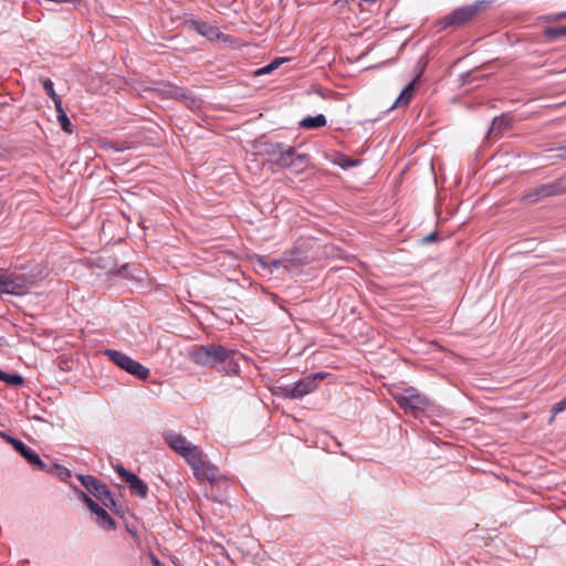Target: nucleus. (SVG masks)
<instances>
[{
    "instance_id": "cd10ccee",
    "label": "nucleus",
    "mask_w": 566,
    "mask_h": 566,
    "mask_svg": "<svg viewBox=\"0 0 566 566\" xmlns=\"http://www.w3.org/2000/svg\"><path fill=\"white\" fill-rule=\"evenodd\" d=\"M179 96L187 101V105L189 108L195 109L199 107V102L195 97L190 96L188 93L182 92L180 93Z\"/></svg>"
},
{
    "instance_id": "0eeeda50",
    "label": "nucleus",
    "mask_w": 566,
    "mask_h": 566,
    "mask_svg": "<svg viewBox=\"0 0 566 566\" xmlns=\"http://www.w3.org/2000/svg\"><path fill=\"white\" fill-rule=\"evenodd\" d=\"M78 480L81 484L86 489V491L91 495L96 497L98 501H101V503L105 507H108L109 510L117 512L116 501L105 483L101 482L95 476L88 474H80Z\"/></svg>"
},
{
    "instance_id": "9d476101",
    "label": "nucleus",
    "mask_w": 566,
    "mask_h": 566,
    "mask_svg": "<svg viewBox=\"0 0 566 566\" xmlns=\"http://www.w3.org/2000/svg\"><path fill=\"white\" fill-rule=\"evenodd\" d=\"M188 464L191 467L193 474L198 480H208L211 483H214L223 479L218 467L207 460L202 450L198 455H196L195 460H191Z\"/></svg>"
},
{
    "instance_id": "dca6fc26",
    "label": "nucleus",
    "mask_w": 566,
    "mask_h": 566,
    "mask_svg": "<svg viewBox=\"0 0 566 566\" xmlns=\"http://www.w3.org/2000/svg\"><path fill=\"white\" fill-rule=\"evenodd\" d=\"M418 77H416L413 81H411L400 93V95L397 97L394 107H402L407 106L413 95L415 92V85Z\"/></svg>"
},
{
    "instance_id": "7ed1b4c3",
    "label": "nucleus",
    "mask_w": 566,
    "mask_h": 566,
    "mask_svg": "<svg viewBox=\"0 0 566 566\" xmlns=\"http://www.w3.org/2000/svg\"><path fill=\"white\" fill-rule=\"evenodd\" d=\"M265 154L270 161L280 168H297L302 169L307 165L308 156L301 154L295 148L283 143H268L264 147Z\"/></svg>"
},
{
    "instance_id": "a878e982",
    "label": "nucleus",
    "mask_w": 566,
    "mask_h": 566,
    "mask_svg": "<svg viewBox=\"0 0 566 566\" xmlns=\"http://www.w3.org/2000/svg\"><path fill=\"white\" fill-rule=\"evenodd\" d=\"M285 61V59H282V57H277L275 60H273L272 62H270L268 65H265L264 67L258 70L255 72L256 75H263V74H269L271 73L272 71L276 70L283 62Z\"/></svg>"
},
{
    "instance_id": "412c9836",
    "label": "nucleus",
    "mask_w": 566,
    "mask_h": 566,
    "mask_svg": "<svg viewBox=\"0 0 566 566\" xmlns=\"http://www.w3.org/2000/svg\"><path fill=\"white\" fill-rule=\"evenodd\" d=\"M75 493L77 497L87 506V509L94 514L101 505L97 504L90 495H87L84 491L75 489Z\"/></svg>"
},
{
    "instance_id": "2f4dec72",
    "label": "nucleus",
    "mask_w": 566,
    "mask_h": 566,
    "mask_svg": "<svg viewBox=\"0 0 566 566\" xmlns=\"http://www.w3.org/2000/svg\"><path fill=\"white\" fill-rule=\"evenodd\" d=\"M149 558L153 566H166L164 563L159 560V558L154 553L149 554Z\"/></svg>"
},
{
    "instance_id": "f8f14e48",
    "label": "nucleus",
    "mask_w": 566,
    "mask_h": 566,
    "mask_svg": "<svg viewBox=\"0 0 566 566\" xmlns=\"http://www.w3.org/2000/svg\"><path fill=\"white\" fill-rule=\"evenodd\" d=\"M2 437L14 448L15 451H18L30 464L35 467L38 470L51 471L49 464L44 463L39 454L33 449L24 444L21 440H18L8 434H2Z\"/></svg>"
},
{
    "instance_id": "c756f323",
    "label": "nucleus",
    "mask_w": 566,
    "mask_h": 566,
    "mask_svg": "<svg viewBox=\"0 0 566 566\" xmlns=\"http://www.w3.org/2000/svg\"><path fill=\"white\" fill-rule=\"evenodd\" d=\"M271 265L274 268V269H280V268H289V264L287 262H285V258L284 255L279 259V260H273L271 262Z\"/></svg>"
},
{
    "instance_id": "6e6552de",
    "label": "nucleus",
    "mask_w": 566,
    "mask_h": 566,
    "mask_svg": "<svg viewBox=\"0 0 566 566\" xmlns=\"http://www.w3.org/2000/svg\"><path fill=\"white\" fill-rule=\"evenodd\" d=\"M165 442L181 458L189 463L191 460H195L196 455L199 454L201 449L188 441L181 433L176 432L174 430H168L164 432Z\"/></svg>"
},
{
    "instance_id": "e433bc0d",
    "label": "nucleus",
    "mask_w": 566,
    "mask_h": 566,
    "mask_svg": "<svg viewBox=\"0 0 566 566\" xmlns=\"http://www.w3.org/2000/svg\"><path fill=\"white\" fill-rule=\"evenodd\" d=\"M562 150L566 151V145L564 147L560 148Z\"/></svg>"
},
{
    "instance_id": "393cba45",
    "label": "nucleus",
    "mask_w": 566,
    "mask_h": 566,
    "mask_svg": "<svg viewBox=\"0 0 566 566\" xmlns=\"http://www.w3.org/2000/svg\"><path fill=\"white\" fill-rule=\"evenodd\" d=\"M544 34L549 39H556L566 35V25L546 28Z\"/></svg>"
},
{
    "instance_id": "f3484780",
    "label": "nucleus",
    "mask_w": 566,
    "mask_h": 566,
    "mask_svg": "<svg viewBox=\"0 0 566 566\" xmlns=\"http://www.w3.org/2000/svg\"><path fill=\"white\" fill-rule=\"evenodd\" d=\"M55 107V111H56V118H57V122L61 126V128L67 133V134H72L73 133V125L69 118V116L66 115L63 106H62V103H56V106Z\"/></svg>"
},
{
    "instance_id": "2eb2a0df",
    "label": "nucleus",
    "mask_w": 566,
    "mask_h": 566,
    "mask_svg": "<svg viewBox=\"0 0 566 566\" xmlns=\"http://www.w3.org/2000/svg\"><path fill=\"white\" fill-rule=\"evenodd\" d=\"M95 521L102 528L106 531L115 530L116 523L114 518L102 506L94 513Z\"/></svg>"
},
{
    "instance_id": "aec40b11",
    "label": "nucleus",
    "mask_w": 566,
    "mask_h": 566,
    "mask_svg": "<svg viewBox=\"0 0 566 566\" xmlns=\"http://www.w3.org/2000/svg\"><path fill=\"white\" fill-rule=\"evenodd\" d=\"M102 147L105 150H112L115 153L124 151L130 148L128 142L106 140L103 142Z\"/></svg>"
},
{
    "instance_id": "9b49d317",
    "label": "nucleus",
    "mask_w": 566,
    "mask_h": 566,
    "mask_svg": "<svg viewBox=\"0 0 566 566\" xmlns=\"http://www.w3.org/2000/svg\"><path fill=\"white\" fill-rule=\"evenodd\" d=\"M566 191L562 180H555L552 182L543 184L538 187L531 189L523 197V200L527 203H535L539 199L558 196Z\"/></svg>"
},
{
    "instance_id": "f03ea898",
    "label": "nucleus",
    "mask_w": 566,
    "mask_h": 566,
    "mask_svg": "<svg viewBox=\"0 0 566 566\" xmlns=\"http://www.w3.org/2000/svg\"><path fill=\"white\" fill-rule=\"evenodd\" d=\"M489 4L490 2L486 0H478L471 4L455 8L437 22L438 31L454 30L474 21L488 9Z\"/></svg>"
},
{
    "instance_id": "b1692460",
    "label": "nucleus",
    "mask_w": 566,
    "mask_h": 566,
    "mask_svg": "<svg viewBox=\"0 0 566 566\" xmlns=\"http://www.w3.org/2000/svg\"><path fill=\"white\" fill-rule=\"evenodd\" d=\"M43 90L45 93L50 96V98L53 101L54 106H56V103H62L61 97L55 93L53 82L50 78L42 80Z\"/></svg>"
},
{
    "instance_id": "5701e85b",
    "label": "nucleus",
    "mask_w": 566,
    "mask_h": 566,
    "mask_svg": "<svg viewBox=\"0 0 566 566\" xmlns=\"http://www.w3.org/2000/svg\"><path fill=\"white\" fill-rule=\"evenodd\" d=\"M49 468L51 469V471H46V472L55 473L57 475V478L63 482H66L67 479L71 478V471L63 465L54 463L52 465H49Z\"/></svg>"
},
{
    "instance_id": "f704fd0d",
    "label": "nucleus",
    "mask_w": 566,
    "mask_h": 566,
    "mask_svg": "<svg viewBox=\"0 0 566 566\" xmlns=\"http://www.w3.org/2000/svg\"><path fill=\"white\" fill-rule=\"evenodd\" d=\"M356 164H357V161L352 160V161H348L347 166H355Z\"/></svg>"
},
{
    "instance_id": "6ab92c4d",
    "label": "nucleus",
    "mask_w": 566,
    "mask_h": 566,
    "mask_svg": "<svg viewBox=\"0 0 566 566\" xmlns=\"http://www.w3.org/2000/svg\"><path fill=\"white\" fill-rule=\"evenodd\" d=\"M285 262H287L289 266H298L304 263L305 256H303V253L300 251V249L294 248L284 254Z\"/></svg>"
},
{
    "instance_id": "4468645a",
    "label": "nucleus",
    "mask_w": 566,
    "mask_h": 566,
    "mask_svg": "<svg viewBox=\"0 0 566 566\" xmlns=\"http://www.w3.org/2000/svg\"><path fill=\"white\" fill-rule=\"evenodd\" d=\"M186 23L190 29L208 40H219L224 36L217 27L210 25L200 19H189Z\"/></svg>"
},
{
    "instance_id": "ddd939ff",
    "label": "nucleus",
    "mask_w": 566,
    "mask_h": 566,
    "mask_svg": "<svg viewBox=\"0 0 566 566\" xmlns=\"http://www.w3.org/2000/svg\"><path fill=\"white\" fill-rule=\"evenodd\" d=\"M118 475L123 479L125 483L128 484L132 493L138 495L142 499H145L148 494L147 484L139 479L135 473L126 470L123 465L118 464L115 468Z\"/></svg>"
},
{
    "instance_id": "a211bd4d",
    "label": "nucleus",
    "mask_w": 566,
    "mask_h": 566,
    "mask_svg": "<svg viewBox=\"0 0 566 566\" xmlns=\"http://www.w3.org/2000/svg\"><path fill=\"white\" fill-rule=\"evenodd\" d=\"M326 117L323 114L316 116H308L300 122L301 127L305 129L321 128L326 125Z\"/></svg>"
},
{
    "instance_id": "39448f33",
    "label": "nucleus",
    "mask_w": 566,
    "mask_h": 566,
    "mask_svg": "<svg viewBox=\"0 0 566 566\" xmlns=\"http://www.w3.org/2000/svg\"><path fill=\"white\" fill-rule=\"evenodd\" d=\"M43 269H36L33 273H12L7 274L6 280V294L24 295L27 294L39 280L44 277Z\"/></svg>"
},
{
    "instance_id": "c85d7f7f",
    "label": "nucleus",
    "mask_w": 566,
    "mask_h": 566,
    "mask_svg": "<svg viewBox=\"0 0 566 566\" xmlns=\"http://www.w3.org/2000/svg\"><path fill=\"white\" fill-rule=\"evenodd\" d=\"M565 409H566V397L553 406L552 413H553V416H556L557 413L564 411Z\"/></svg>"
},
{
    "instance_id": "72a5a7b5",
    "label": "nucleus",
    "mask_w": 566,
    "mask_h": 566,
    "mask_svg": "<svg viewBox=\"0 0 566 566\" xmlns=\"http://www.w3.org/2000/svg\"><path fill=\"white\" fill-rule=\"evenodd\" d=\"M566 17V12H562V13H558L557 14V18L560 19V18H565Z\"/></svg>"
},
{
    "instance_id": "423d86ee",
    "label": "nucleus",
    "mask_w": 566,
    "mask_h": 566,
    "mask_svg": "<svg viewBox=\"0 0 566 566\" xmlns=\"http://www.w3.org/2000/svg\"><path fill=\"white\" fill-rule=\"evenodd\" d=\"M326 377V373L308 375L296 381L294 385L281 387V395L285 399H301L317 388V380H324Z\"/></svg>"
},
{
    "instance_id": "1a4fd4ad",
    "label": "nucleus",
    "mask_w": 566,
    "mask_h": 566,
    "mask_svg": "<svg viewBox=\"0 0 566 566\" xmlns=\"http://www.w3.org/2000/svg\"><path fill=\"white\" fill-rule=\"evenodd\" d=\"M104 355L116 366L139 379L145 380L149 376V369L147 367L119 350L105 349Z\"/></svg>"
},
{
    "instance_id": "bb28decb",
    "label": "nucleus",
    "mask_w": 566,
    "mask_h": 566,
    "mask_svg": "<svg viewBox=\"0 0 566 566\" xmlns=\"http://www.w3.org/2000/svg\"><path fill=\"white\" fill-rule=\"evenodd\" d=\"M506 120L504 118V116H499V117H495L493 120H492V125L490 127V132H494V130H501L503 128L504 125H506Z\"/></svg>"
},
{
    "instance_id": "4be33fe9",
    "label": "nucleus",
    "mask_w": 566,
    "mask_h": 566,
    "mask_svg": "<svg viewBox=\"0 0 566 566\" xmlns=\"http://www.w3.org/2000/svg\"><path fill=\"white\" fill-rule=\"evenodd\" d=\"M0 380L12 385V386H20L23 384V378L18 374H9L0 369Z\"/></svg>"
},
{
    "instance_id": "f257e3e1",
    "label": "nucleus",
    "mask_w": 566,
    "mask_h": 566,
    "mask_svg": "<svg viewBox=\"0 0 566 566\" xmlns=\"http://www.w3.org/2000/svg\"><path fill=\"white\" fill-rule=\"evenodd\" d=\"M189 357L195 364L218 368L220 373L227 376L240 373L239 359L241 354L222 345L206 344L193 346L189 350Z\"/></svg>"
},
{
    "instance_id": "c9c22d12",
    "label": "nucleus",
    "mask_w": 566,
    "mask_h": 566,
    "mask_svg": "<svg viewBox=\"0 0 566 566\" xmlns=\"http://www.w3.org/2000/svg\"><path fill=\"white\" fill-rule=\"evenodd\" d=\"M364 2H367V3H374L376 2L377 0H363Z\"/></svg>"
},
{
    "instance_id": "7c9ffc66",
    "label": "nucleus",
    "mask_w": 566,
    "mask_h": 566,
    "mask_svg": "<svg viewBox=\"0 0 566 566\" xmlns=\"http://www.w3.org/2000/svg\"><path fill=\"white\" fill-rule=\"evenodd\" d=\"M7 273L0 271V294H6Z\"/></svg>"
},
{
    "instance_id": "473e14b6",
    "label": "nucleus",
    "mask_w": 566,
    "mask_h": 566,
    "mask_svg": "<svg viewBox=\"0 0 566 566\" xmlns=\"http://www.w3.org/2000/svg\"><path fill=\"white\" fill-rule=\"evenodd\" d=\"M436 234H430L426 238V241H432L434 239Z\"/></svg>"
},
{
    "instance_id": "20e7f679",
    "label": "nucleus",
    "mask_w": 566,
    "mask_h": 566,
    "mask_svg": "<svg viewBox=\"0 0 566 566\" xmlns=\"http://www.w3.org/2000/svg\"><path fill=\"white\" fill-rule=\"evenodd\" d=\"M392 397L401 408L415 417H418L419 413L426 411L431 405L429 398L413 387L396 390L392 394Z\"/></svg>"
}]
</instances>
